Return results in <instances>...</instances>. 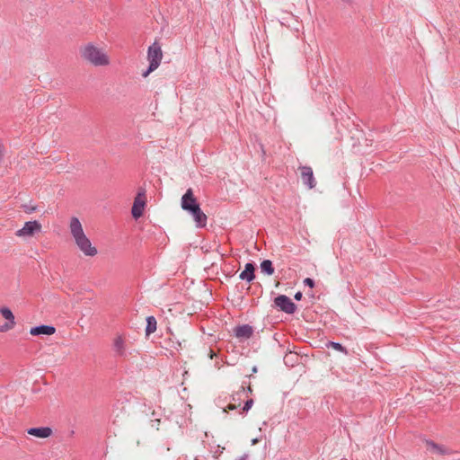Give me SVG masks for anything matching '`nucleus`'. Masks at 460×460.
I'll return each mask as SVG.
<instances>
[{"mask_svg":"<svg viewBox=\"0 0 460 460\" xmlns=\"http://www.w3.org/2000/svg\"><path fill=\"white\" fill-rule=\"evenodd\" d=\"M80 58L84 62L93 66H108L111 65V58L105 48L100 47L94 42H87L80 47Z\"/></svg>","mask_w":460,"mask_h":460,"instance_id":"nucleus-1","label":"nucleus"},{"mask_svg":"<svg viewBox=\"0 0 460 460\" xmlns=\"http://www.w3.org/2000/svg\"><path fill=\"white\" fill-rule=\"evenodd\" d=\"M182 209L190 213L199 222L200 220V208L191 189H189L181 198Z\"/></svg>","mask_w":460,"mask_h":460,"instance_id":"nucleus-2","label":"nucleus"},{"mask_svg":"<svg viewBox=\"0 0 460 460\" xmlns=\"http://www.w3.org/2000/svg\"><path fill=\"white\" fill-rule=\"evenodd\" d=\"M163 53L160 46L157 43H154L149 47L147 52V59L149 61V67L146 71L143 72V77H147L153 71H155L161 63Z\"/></svg>","mask_w":460,"mask_h":460,"instance_id":"nucleus-3","label":"nucleus"},{"mask_svg":"<svg viewBox=\"0 0 460 460\" xmlns=\"http://www.w3.org/2000/svg\"><path fill=\"white\" fill-rule=\"evenodd\" d=\"M41 224L36 220L26 222L23 226L15 232V235L19 238L27 239L33 237L41 231Z\"/></svg>","mask_w":460,"mask_h":460,"instance_id":"nucleus-4","label":"nucleus"},{"mask_svg":"<svg viewBox=\"0 0 460 460\" xmlns=\"http://www.w3.org/2000/svg\"><path fill=\"white\" fill-rule=\"evenodd\" d=\"M0 314L6 321L3 325L0 326V332H6L13 330L16 325V322L11 309L6 306H1Z\"/></svg>","mask_w":460,"mask_h":460,"instance_id":"nucleus-5","label":"nucleus"},{"mask_svg":"<svg viewBox=\"0 0 460 460\" xmlns=\"http://www.w3.org/2000/svg\"><path fill=\"white\" fill-rule=\"evenodd\" d=\"M75 243L84 256L94 257L98 253L97 248L93 245L92 242L86 235L76 241Z\"/></svg>","mask_w":460,"mask_h":460,"instance_id":"nucleus-6","label":"nucleus"},{"mask_svg":"<svg viewBox=\"0 0 460 460\" xmlns=\"http://www.w3.org/2000/svg\"><path fill=\"white\" fill-rule=\"evenodd\" d=\"M146 206V194L145 190H141L137 193L134 199L131 213L135 219L139 218L143 216L144 208Z\"/></svg>","mask_w":460,"mask_h":460,"instance_id":"nucleus-7","label":"nucleus"},{"mask_svg":"<svg viewBox=\"0 0 460 460\" xmlns=\"http://www.w3.org/2000/svg\"><path fill=\"white\" fill-rule=\"evenodd\" d=\"M69 232L75 243L86 235L82 223L75 217H71L69 221Z\"/></svg>","mask_w":460,"mask_h":460,"instance_id":"nucleus-8","label":"nucleus"},{"mask_svg":"<svg viewBox=\"0 0 460 460\" xmlns=\"http://www.w3.org/2000/svg\"><path fill=\"white\" fill-rule=\"evenodd\" d=\"M275 305L287 314H293L296 311V305L285 295L277 296L274 300Z\"/></svg>","mask_w":460,"mask_h":460,"instance_id":"nucleus-9","label":"nucleus"},{"mask_svg":"<svg viewBox=\"0 0 460 460\" xmlns=\"http://www.w3.org/2000/svg\"><path fill=\"white\" fill-rule=\"evenodd\" d=\"M299 171L303 183L307 185L309 189L314 188L316 182L312 168L310 166H301L299 167Z\"/></svg>","mask_w":460,"mask_h":460,"instance_id":"nucleus-10","label":"nucleus"},{"mask_svg":"<svg viewBox=\"0 0 460 460\" xmlns=\"http://www.w3.org/2000/svg\"><path fill=\"white\" fill-rule=\"evenodd\" d=\"M56 332V328L50 325H40L36 327H32L30 330V334L32 336H40V335H53Z\"/></svg>","mask_w":460,"mask_h":460,"instance_id":"nucleus-11","label":"nucleus"},{"mask_svg":"<svg viewBox=\"0 0 460 460\" xmlns=\"http://www.w3.org/2000/svg\"><path fill=\"white\" fill-rule=\"evenodd\" d=\"M27 432L39 438H47L52 435V429L49 427L31 428Z\"/></svg>","mask_w":460,"mask_h":460,"instance_id":"nucleus-12","label":"nucleus"},{"mask_svg":"<svg viewBox=\"0 0 460 460\" xmlns=\"http://www.w3.org/2000/svg\"><path fill=\"white\" fill-rule=\"evenodd\" d=\"M254 266L252 263H247L245 265V269L243 272L240 273L239 278L243 280H247L248 282H251L254 279Z\"/></svg>","mask_w":460,"mask_h":460,"instance_id":"nucleus-13","label":"nucleus"},{"mask_svg":"<svg viewBox=\"0 0 460 460\" xmlns=\"http://www.w3.org/2000/svg\"><path fill=\"white\" fill-rule=\"evenodd\" d=\"M113 347H114L115 352L119 356L125 355L126 346H125V340H124V338L122 336H117L114 339V341H113Z\"/></svg>","mask_w":460,"mask_h":460,"instance_id":"nucleus-14","label":"nucleus"},{"mask_svg":"<svg viewBox=\"0 0 460 460\" xmlns=\"http://www.w3.org/2000/svg\"><path fill=\"white\" fill-rule=\"evenodd\" d=\"M427 449L433 454H438V455L448 454L447 449H446L444 447L438 445L432 441L427 442Z\"/></svg>","mask_w":460,"mask_h":460,"instance_id":"nucleus-15","label":"nucleus"},{"mask_svg":"<svg viewBox=\"0 0 460 460\" xmlns=\"http://www.w3.org/2000/svg\"><path fill=\"white\" fill-rule=\"evenodd\" d=\"M252 333V330L248 325L239 326L235 329V335L238 338H249Z\"/></svg>","mask_w":460,"mask_h":460,"instance_id":"nucleus-16","label":"nucleus"},{"mask_svg":"<svg viewBox=\"0 0 460 460\" xmlns=\"http://www.w3.org/2000/svg\"><path fill=\"white\" fill-rule=\"evenodd\" d=\"M156 331V320L154 316H148L146 318V334L149 336Z\"/></svg>","mask_w":460,"mask_h":460,"instance_id":"nucleus-17","label":"nucleus"},{"mask_svg":"<svg viewBox=\"0 0 460 460\" xmlns=\"http://www.w3.org/2000/svg\"><path fill=\"white\" fill-rule=\"evenodd\" d=\"M261 271L266 273L267 275H272L274 273V268L271 261L265 260L261 263Z\"/></svg>","mask_w":460,"mask_h":460,"instance_id":"nucleus-18","label":"nucleus"},{"mask_svg":"<svg viewBox=\"0 0 460 460\" xmlns=\"http://www.w3.org/2000/svg\"><path fill=\"white\" fill-rule=\"evenodd\" d=\"M22 208L26 214H31L32 212L37 210V206L32 203L23 204Z\"/></svg>","mask_w":460,"mask_h":460,"instance_id":"nucleus-19","label":"nucleus"},{"mask_svg":"<svg viewBox=\"0 0 460 460\" xmlns=\"http://www.w3.org/2000/svg\"><path fill=\"white\" fill-rule=\"evenodd\" d=\"M329 346L332 347V349L338 350V351H341V352H344V353H347V350L340 343H337V342H330L329 343Z\"/></svg>","mask_w":460,"mask_h":460,"instance_id":"nucleus-20","label":"nucleus"},{"mask_svg":"<svg viewBox=\"0 0 460 460\" xmlns=\"http://www.w3.org/2000/svg\"><path fill=\"white\" fill-rule=\"evenodd\" d=\"M252 403H253V401H252V400H248V401L245 402V404H244V406H243V411H249V410L252 408Z\"/></svg>","mask_w":460,"mask_h":460,"instance_id":"nucleus-21","label":"nucleus"},{"mask_svg":"<svg viewBox=\"0 0 460 460\" xmlns=\"http://www.w3.org/2000/svg\"><path fill=\"white\" fill-rule=\"evenodd\" d=\"M304 283L307 286H309L310 288H314V282L312 279L310 278H306L305 280H304Z\"/></svg>","mask_w":460,"mask_h":460,"instance_id":"nucleus-22","label":"nucleus"},{"mask_svg":"<svg viewBox=\"0 0 460 460\" xmlns=\"http://www.w3.org/2000/svg\"><path fill=\"white\" fill-rule=\"evenodd\" d=\"M302 298V293L301 292H297L296 295H295V299L296 300H301Z\"/></svg>","mask_w":460,"mask_h":460,"instance_id":"nucleus-23","label":"nucleus"},{"mask_svg":"<svg viewBox=\"0 0 460 460\" xmlns=\"http://www.w3.org/2000/svg\"><path fill=\"white\" fill-rule=\"evenodd\" d=\"M227 408H228L229 410H234V409L236 408V406H235L234 404L230 403V404L227 406Z\"/></svg>","mask_w":460,"mask_h":460,"instance_id":"nucleus-24","label":"nucleus"},{"mask_svg":"<svg viewBox=\"0 0 460 460\" xmlns=\"http://www.w3.org/2000/svg\"><path fill=\"white\" fill-rule=\"evenodd\" d=\"M257 442H258V440H257V439H253V440H252V444H253V445H254V444H256Z\"/></svg>","mask_w":460,"mask_h":460,"instance_id":"nucleus-25","label":"nucleus"},{"mask_svg":"<svg viewBox=\"0 0 460 460\" xmlns=\"http://www.w3.org/2000/svg\"><path fill=\"white\" fill-rule=\"evenodd\" d=\"M210 358H213V353H212V350H210V354H209Z\"/></svg>","mask_w":460,"mask_h":460,"instance_id":"nucleus-26","label":"nucleus"},{"mask_svg":"<svg viewBox=\"0 0 460 460\" xmlns=\"http://www.w3.org/2000/svg\"><path fill=\"white\" fill-rule=\"evenodd\" d=\"M202 217H203V220H205V218H206L205 214H202Z\"/></svg>","mask_w":460,"mask_h":460,"instance_id":"nucleus-27","label":"nucleus"}]
</instances>
